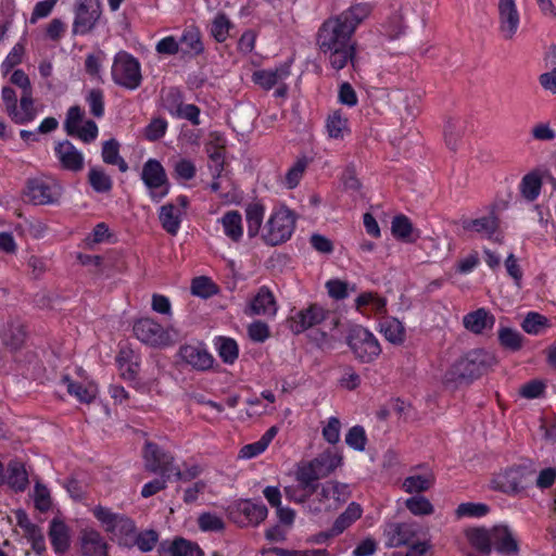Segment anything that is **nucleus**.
Wrapping results in <instances>:
<instances>
[{
    "mask_svg": "<svg viewBox=\"0 0 556 556\" xmlns=\"http://www.w3.org/2000/svg\"><path fill=\"white\" fill-rule=\"evenodd\" d=\"M353 27L339 16L324 22L317 34V45L327 56L331 67L340 71L351 62L355 66V47Z\"/></svg>",
    "mask_w": 556,
    "mask_h": 556,
    "instance_id": "obj_1",
    "label": "nucleus"
},
{
    "mask_svg": "<svg viewBox=\"0 0 556 556\" xmlns=\"http://www.w3.org/2000/svg\"><path fill=\"white\" fill-rule=\"evenodd\" d=\"M496 364V357L485 350L476 349L457 359L444 374L445 387L455 389L471 383Z\"/></svg>",
    "mask_w": 556,
    "mask_h": 556,
    "instance_id": "obj_2",
    "label": "nucleus"
},
{
    "mask_svg": "<svg viewBox=\"0 0 556 556\" xmlns=\"http://www.w3.org/2000/svg\"><path fill=\"white\" fill-rule=\"evenodd\" d=\"M314 494L315 498L308 502L305 508L309 514L318 515L324 510L338 509L350 498L351 491L348 484L331 480L321 483Z\"/></svg>",
    "mask_w": 556,
    "mask_h": 556,
    "instance_id": "obj_3",
    "label": "nucleus"
},
{
    "mask_svg": "<svg viewBox=\"0 0 556 556\" xmlns=\"http://www.w3.org/2000/svg\"><path fill=\"white\" fill-rule=\"evenodd\" d=\"M345 342L362 363H370L381 353V348L376 337L359 325L352 326L345 337Z\"/></svg>",
    "mask_w": 556,
    "mask_h": 556,
    "instance_id": "obj_4",
    "label": "nucleus"
},
{
    "mask_svg": "<svg viewBox=\"0 0 556 556\" xmlns=\"http://www.w3.org/2000/svg\"><path fill=\"white\" fill-rule=\"evenodd\" d=\"M93 514L104 525L105 530L118 539L119 544L132 546L137 528L130 518L125 515L115 514L102 506L96 507Z\"/></svg>",
    "mask_w": 556,
    "mask_h": 556,
    "instance_id": "obj_5",
    "label": "nucleus"
},
{
    "mask_svg": "<svg viewBox=\"0 0 556 556\" xmlns=\"http://www.w3.org/2000/svg\"><path fill=\"white\" fill-rule=\"evenodd\" d=\"M112 78L127 89L138 88L142 79L139 62L125 51L118 52L113 61Z\"/></svg>",
    "mask_w": 556,
    "mask_h": 556,
    "instance_id": "obj_6",
    "label": "nucleus"
},
{
    "mask_svg": "<svg viewBox=\"0 0 556 556\" xmlns=\"http://www.w3.org/2000/svg\"><path fill=\"white\" fill-rule=\"evenodd\" d=\"M295 214L288 207L282 206L276 211L267 222V235L264 239L267 243H283L288 241L295 228Z\"/></svg>",
    "mask_w": 556,
    "mask_h": 556,
    "instance_id": "obj_7",
    "label": "nucleus"
},
{
    "mask_svg": "<svg viewBox=\"0 0 556 556\" xmlns=\"http://www.w3.org/2000/svg\"><path fill=\"white\" fill-rule=\"evenodd\" d=\"M533 471L519 465L506 469L493 479L494 488L505 493H518L532 483Z\"/></svg>",
    "mask_w": 556,
    "mask_h": 556,
    "instance_id": "obj_8",
    "label": "nucleus"
},
{
    "mask_svg": "<svg viewBox=\"0 0 556 556\" xmlns=\"http://www.w3.org/2000/svg\"><path fill=\"white\" fill-rule=\"evenodd\" d=\"M101 13L100 0H77L73 34L85 35L90 33L94 28Z\"/></svg>",
    "mask_w": 556,
    "mask_h": 556,
    "instance_id": "obj_9",
    "label": "nucleus"
},
{
    "mask_svg": "<svg viewBox=\"0 0 556 556\" xmlns=\"http://www.w3.org/2000/svg\"><path fill=\"white\" fill-rule=\"evenodd\" d=\"M61 194V186L52 180L35 178L27 182L26 195L35 205L53 204Z\"/></svg>",
    "mask_w": 556,
    "mask_h": 556,
    "instance_id": "obj_10",
    "label": "nucleus"
},
{
    "mask_svg": "<svg viewBox=\"0 0 556 556\" xmlns=\"http://www.w3.org/2000/svg\"><path fill=\"white\" fill-rule=\"evenodd\" d=\"M134 333L138 340L151 346H164L172 342L168 331L151 318L137 320Z\"/></svg>",
    "mask_w": 556,
    "mask_h": 556,
    "instance_id": "obj_11",
    "label": "nucleus"
},
{
    "mask_svg": "<svg viewBox=\"0 0 556 556\" xmlns=\"http://www.w3.org/2000/svg\"><path fill=\"white\" fill-rule=\"evenodd\" d=\"M141 178L146 186L151 190L152 198L159 201L167 194L168 181L166 173L159 161L153 159L147 161L142 168Z\"/></svg>",
    "mask_w": 556,
    "mask_h": 556,
    "instance_id": "obj_12",
    "label": "nucleus"
},
{
    "mask_svg": "<svg viewBox=\"0 0 556 556\" xmlns=\"http://www.w3.org/2000/svg\"><path fill=\"white\" fill-rule=\"evenodd\" d=\"M146 469L150 472H160L163 477H170L175 466L174 457L161 450L155 443L147 442L143 453Z\"/></svg>",
    "mask_w": 556,
    "mask_h": 556,
    "instance_id": "obj_13",
    "label": "nucleus"
},
{
    "mask_svg": "<svg viewBox=\"0 0 556 556\" xmlns=\"http://www.w3.org/2000/svg\"><path fill=\"white\" fill-rule=\"evenodd\" d=\"M463 229L466 231H476L482 235V238L489 241L500 242L504 240V233L500 226V219L490 213L486 216L475 219H464L462 222Z\"/></svg>",
    "mask_w": 556,
    "mask_h": 556,
    "instance_id": "obj_14",
    "label": "nucleus"
},
{
    "mask_svg": "<svg viewBox=\"0 0 556 556\" xmlns=\"http://www.w3.org/2000/svg\"><path fill=\"white\" fill-rule=\"evenodd\" d=\"M500 33L506 40H511L520 25V14L515 0L498 1Z\"/></svg>",
    "mask_w": 556,
    "mask_h": 556,
    "instance_id": "obj_15",
    "label": "nucleus"
},
{
    "mask_svg": "<svg viewBox=\"0 0 556 556\" xmlns=\"http://www.w3.org/2000/svg\"><path fill=\"white\" fill-rule=\"evenodd\" d=\"M326 311L318 304H311L308 307L295 313L290 319V328L294 333H301L308 328L320 324L326 318Z\"/></svg>",
    "mask_w": 556,
    "mask_h": 556,
    "instance_id": "obj_16",
    "label": "nucleus"
},
{
    "mask_svg": "<svg viewBox=\"0 0 556 556\" xmlns=\"http://www.w3.org/2000/svg\"><path fill=\"white\" fill-rule=\"evenodd\" d=\"M388 547H399L408 544L416 535V529L408 522H390L383 530Z\"/></svg>",
    "mask_w": 556,
    "mask_h": 556,
    "instance_id": "obj_17",
    "label": "nucleus"
},
{
    "mask_svg": "<svg viewBox=\"0 0 556 556\" xmlns=\"http://www.w3.org/2000/svg\"><path fill=\"white\" fill-rule=\"evenodd\" d=\"M179 353L181 358L197 370H207L214 363L213 356L200 345H184Z\"/></svg>",
    "mask_w": 556,
    "mask_h": 556,
    "instance_id": "obj_18",
    "label": "nucleus"
},
{
    "mask_svg": "<svg viewBox=\"0 0 556 556\" xmlns=\"http://www.w3.org/2000/svg\"><path fill=\"white\" fill-rule=\"evenodd\" d=\"M56 156L64 169L79 172L84 167V156L70 141L60 142L55 147Z\"/></svg>",
    "mask_w": 556,
    "mask_h": 556,
    "instance_id": "obj_19",
    "label": "nucleus"
},
{
    "mask_svg": "<svg viewBox=\"0 0 556 556\" xmlns=\"http://www.w3.org/2000/svg\"><path fill=\"white\" fill-rule=\"evenodd\" d=\"M492 547L498 553L510 555L518 553V543L511 530L506 526H495L491 529Z\"/></svg>",
    "mask_w": 556,
    "mask_h": 556,
    "instance_id": "obj_20",
    "label": "nucleus"
},
{
    "mask_svg": "<svg viewBox=\"0 0 556 556\" xmlns=\"http://www.w3.org/2000/svg\"><path fill=\"white\" fill-rule=\"evenodd\" d=\"M391 233L397 241L415 242L421 239L420 230L416 229L410 219L404 215H395L391 220Z\"/></svg>",
    "mask_w": 556,
    "mask_h": 556,
    "instance_id": "obj_21",
    "label": "nucleus"
},
{
    "mask_svg": "<svg viewBox=\"0 0 556 556\" xmlns=\"http://www.w3.org/2000/svg\"><path fill=\"white\" fill-rule=\"evenodd\" d=\"M277 312V304L274 294L267 287L260 288L247 311L249 315L274 316Z\"/></svg>",
    "mask_w": 556,
    "mask_h": 556,
    "instance_id": "obj_22",
    "label": "nucleus"
},
{
    "mask_svg": "<svg viewBox=\"0 0 556 556\" xmlns=\"http://www.w3.org/2000/svg\"><path fill=\"white\" fill-rule=\"evenodd\" d=\"M25 326L20 320L9 321L1 332L2 343L11 351L20 350L26 341Z\"/></svg>",
    "mask_w": 556,
    "mask_h": 556,
    "instance_id": "obj_23",
    "label": "nucleus"
},
{
    "mask_svg": "<svg viewBox=\"0 0 556 556\" xmlns=\"http://www.w3.org/2000/svg\"><path fill=\"white\" fill-rule=\"evenodd\" d=\"M495 318L485 308H478L463 318L464 327L472 333H482L494 326Z\"/></svg>",
    "mask_w": 556,
    "mask_h": 556,
    "instance_id": "obj_24",
    "label": "nucleus"
},
{
    "mask_svg": "<svg viewBox=\"0 0 556 556\" xmlns=\"http://www.w3.org/2000/svg\"><path fill=\"white\" fill-rule=\"evenodd\" d=\"M362 514L363 508L358 503H350L346 509L336 518L327 535H340L356 520H358L362 517Z\"/></svg>",
    "mask_w": 556,
    "mask_h": 556,
    "instance_id": "obj_25",
    "label": "nucleus"
},
{
    "mask_svg": "<svg viewBox=\"0 0 556 556\" xmlns=\"http://www.w3.org/2000/svg\"><path fill=\"white\" fill-rule=\"evenodd\" d=\"M83 556H108V544L97 531H86L81 539Z\"/></svg>",
    "mask_w": 556,
    "mask_h": 556,
    "instance_id": "obj_26",
    "label": "nucleus"
},
{
    "mask_svg": "<svg viewBox=\"0 0 556 556\" xmlns=\"http://www.w3.org/2000/svg\"><path fill=\"white\" fill-rule=\"evenodd\" d=\"M37 110L34 105L33 92H22L20 109L10 114L11 119L16 124H26L35 119Z\"/></svg>",
    "mask_w": 556,
    "mask_h": 556,
    "instance_id": "obj_27",
    "label": "nucleus"
},
{
    "mask_svg": "<svg viewBox=\"0 0 556 556\" xmlns=\"http://www.w3.org/2000/svg\"><path fill=\"white\" fill-rule=\"evenodd\" d=\"M7 472V482L14 491L23 492L27 488L29 483L28 473L22 462L11 460Z\"/></svg>",
    "mask_w": 556,
    "mask_h": 556,
    "instance_id": "obj_28",
    "label": "nucleus"
},
{
    "mask_svg": "<svg viewBox=\"0 0 556 556\" xmlns=\"http://www.w3.org/2000/svg\"><path fill=\"white\" fill-rule=\"evenodd\" d=\"M290 74L289 65H282L276 70L257 71L253 74V80L264 89H270Z\"/></svg>",
    "mask_w": 556,
    "mask_h": 556,
    "instance_id": "obj_29",
    "label": "nucleus"
},
{
    "mask_svg": "<svg viewBox=\"0 0 556 556\" xmlns=\"http://www.w3.org/2000/svg\"><path fill=\"white\" fill-rule=\"evenodd\" d=\"M265 214V206L260 201H253L245 206V219L248 224V235L254 238L261 229Z\"/></svg>",
    "mask_w": 556,
    "mask_h": 556,
    "instance_id": "obj_30",
    "label": "nucleus"
},
{
    "mask_svg": "<svg viewBox=\"0 0 556 556\" xmlns=\"http://www.w3.org/2000/svg\"><path fill=\"white\" fill-rule=\"evenodd\" d=\"M116 362L121 370V375L126 380H135L139 371L138 357L131 350L123 349L119 351Z\"/></svg>",
    "mask_w": 556,
    "mask_h": 556,
    "instance_id": "obj_31",
    "label": "nucleus"
},
{
    "mask_svg": "<svg viewBox=\"0 0 556 556\" xmlns=\"http://www.w3.org/2000/svg\"><path fill=\"white\" fill-rule=\"evenodd\" d=\"M313 463L319 471V476L326 478L342 464V456L331 450H326L314 458Z\"/></svg>",
    "mask_w": 556,
    "mask_h": 556,
    "instance_id": "obj_32",
    "label": "nucleus"
},
{
    "mask_svg": "<svg viewBox=\"0 0 556 556\" xmlns=\"http://www.w3.org/2000/svg\"><path fill=\"white\" fill-rule=\"evenodd\" d=\"M49 538L54 549L59 553L65 552L70 546V535L67 526L56 519L50 525Z\"/></svg>",
    "mask_w": 556,
    "mask_h": 556,
    "instance_id": "obj_33",
    "label": "nucleus"
},
{
    "mask_svg": "<svg viewBox=\"0 0 556 556\" xmlns=\"http://www.w3.org/2000/svg\"><path fill=\"white\" fill-rule=\"evenodd\" d=\"M179 48L182 53L198 55L203 52L200 31L197 28L186 29L179 40Z\"/></svg>",
    "mask_w": 556,
    "mask_h": 556,
    "instance_id": "obj_34",
    "label": "nucleus"
},
{
    "mask_svg": "<svg viewBox=\"0 0 556 556\" xmlns=\"http://www.w3.org/2000/svg\"><path fill=\"white\" fill-rule=\"evenodd\" d=\"M326 128L328 136L332 139H343L350 131L349 121L340 111H334L328 116Z\"/></svg>",
    "mask_w": 556,
    "mask_h": 556,
    "instance_id": "obj_35",
    "label": "nucleus"
},
{
    "mask_svg": "<svg viewBox=\"0 0 556 556\" xmlns=\"http://www.w3.org/2000/svg\"><path fill=\"white\" fill-rule=\"evenodd\" d=\"M371 12V5L367 2L352 5L349 10L342 12L338 16L353 27L355 31L357 25L362 23Z\"/></svg>",
    "mask_w": 556,
    "mask_h": 556,
    "instance_id": "obj_36",
    "label": "nucleus"
},
{
    "mask_svg": "<svg viewBox=\"0 0 556 556\" xmlns=\"http://www.w3.org/2000/svg\"><path fill=\"white\" fill-rule=\"evenodd\" d=\"M225 233L232 241H238L242 236V217L238 211H229L222 217Z\"/></svg>",
    "mask_w": 556,
    "mask_h": 556,
    "instance_id": "obj_37",
    "label": "nucleus"
},
{
    "mask_svg": "<svg viewBox=\"0 0 556 556\" xmlns=\"http://www.w3.org/2000/svg\"><path fill=\"white\" fill-rule=\"evenodd\" d=\"M62 381L66 386L67 392L81 403H90L97 395V388L93 384L83 386L74 382L67 376Z\"/></svg>",
    "mask_w": 556,
    "mask_h": 556,
    "instance_id": "obj_38",
    "label": "nucleus"
},
{
    "mask_svg": "<svg viewBox=\"0 0 556 556\" xmlns=\"http://www.w3.org/2000/svg\"><path fill=\"white\" fill-rule=\"evenodd\" d=\"M102 159L106 164L117 165L122 173L128 169L127 163L119 156V143L115 139H110L103 143Z\"/></svg>",
    "mask_w": 556,
    "mask_h": 556,
    "instance_id": "obj_39",
    "label": "nucleus"
},
{
    "mask_svg": "<svg viewBox=\"0 0 556 556\" xmlns=\"http://www.w3.org/2000/svg\"><path fill=\"white\" fill-rule=\"evenodd\" d=\"M321 478L323 477L319 476V471L317 470L313 460L299 468L296 472L298 482H300L301 485H304V488H306L307 491H309L311 489H315V491H317L319 485L321 484L318 483L317 481Z\"/></svg>",
    "mask_w": 556,
    "mask_h": 556,
    "instance_id": "obj_40",
    "label": "nucleus"
},
{
    "mask_svg": "<svg viewBox=\"0 0 556 556\" xmlns=\"http://www.w3.org/2000/svg\"><path fill=\"white\" fill-rule=\"evenodd\" d=\"M381 332L384 338L394 344H400L404 341L405 329L400 320L396 318H387L381 324Z\"/></svg>",
    "mask_w": 556,
    "mask_h": 556,
    "instance_id": "obj_41",
    "label": "nucleus"
},
{
    "mask_svg": "<svg viewBox=\"0 0 556 556\" xmlns=\"http://www.w3.org/2000/svg\"><path fill=\"white\" fill-rule=\"evenodd\" d=\"M434 482L432 473L415 475L407 477L403 482V488L408 493H419L429 490Z\"/></svg>",
    "mask_w": 556,
    "mask_h": 556,
    "instance_id": "obj_42",
    "label": "nucleus"
},
{
    "mask_svg": "<svg viewBox=\"0 0 556 556\" xmlns=\"http://www.w3.org/2000/svg\"><path fill=\"white\" fill-rule=\"evenodd\" d=\"M541 187V177L535 173H529L521 180L520 191L525 199L528 201H534L540 194Z\"/></svg>",
    "mask_w": 556,
    "mask_h": 556,
    "instance_id": "obj_43",
    "label": "nucleus"
},
{
    "mask_svg": "<svg viewBox=\"0 0 556 556\" xmlns=\"http://www.w3.org/2000/svg\"><path fill=\"white\" fill-rule=\"evenodd\" d=\"M239 510L247 517L249 522L258 525L268 514V509L264 504H255L251 501H244L239 505Z\"/></svg>",
    "mask_w": 556,
    "mask_h": 556,
    "instance_id": "obj_44",
    "label": "nucleus"
},
{
    "mask_svg": "<svg viewBox=\"0 0 556 556\" xmlns=\"http://www.w3.org/2000/svg\"><path fill=\"white\" fill-rule=\"evenodd\" d=\"M468 539L471 545L483 554H489L492 549L491 530L472 529L468 531Z\"/></svg>",
    "mask_w": 556,
    "mask_h": 556,
    "instance_id": "obj_45",
    "label": "nucleus"
},
{
    "mask_svg": "<svg viewBox=\"0 0 556 556\" xmlns=\"http://www.w3.org/2000/svg\"><path fill=\"white\" fill-rule=\"evenodd\" d=\"M231 27L232 23L228 16L225 13L219 12L212 22L211 35L216 41L224 42L228 38Z\"/></svg>",
    "mask_w": 556,
    "mask_h": 556,
    "instance_id": "obj_46",
    "label": "nucleus"
},
{
    "mask_svg": "<svg viewBox=\"0 0 556 556\" xmlns=\"http://www.w3.org/2000/svg\"><path fill=\"white\" fill-rule=\"evenodd\" d=\"M308 164H309L308 159L306 156H302V157H299L295 161V163L289 168V170L287 172L286 177H285L286 186L289 189H294L299 185Z\"/></svg>",
    "mask_w": 556,
    "mask_h": 556,
    "instance_id": "obj_47",
    "label": "nucleus"
},
{
    "mask_svg": "<svg viewBox=\"0 0 556 556\" xmlns=\"http://www.w3.org/2000/svg\"><path fill=\"white\" fill-rule=\"evenodd\" d=\"M176 208L173 204H166L161 207L160 211V220L163 228L175 235L179 228L180 219L179 216L175 213Z\"/></svg>",
    "mask_w": 556,
    "mask_h": 556,
    "instance_id": "obj_48",
    "label": "nucleus"
},
{
    "mask_svg": "<svg viewBox=\"0 0 556 556\" xmlns=\"http://www.w3.org/2000/svg\"><path fill=\"white\" fill-rule=\"evenodd\" d=\"M88 181L97 192L104 193L112 189V180L101 168H91L88 174Z\"/></svg>",
    "mask_w": 556,
    "mask_h": 556,
    "instance_id": "obj_49",
    "label": "nucleus"
},
{
    "mask_svg": "<svg viewBox=\"0 0 556 556\" xmlns=\"http://www.w3.org/2000/svg\"><path fill=\"white\" fill-rule=\"evenodd\" d=\"M218 291L217 286L207 277L201 276L192 280L191 292L193 295L207 299Z\"/></svg>",
    "mask_w": 556,
    "mask_h": 556,
    "instance_id": "obj_50",
    "label": "nucleus"
},
{
    "mask_svg": "<svg viewBox=\"0 0 556 556\" xmlns=\"http://www.w3.org/2000/svg\"><path fill=\"white\" fill-rule=\"evenodd\" d=\"M498 340L503 348L511 351H518L522 346V336L508 327L498 330Z\"/></svg>",
    "mask_w": 556,
    "mask_h": 556,
    "instance_id": "obj_51",
    "label": "nucleus"
},
{
    "mask_svg": "<svg viewBox=\"0 0 556 556\" xmlns=\"http://www.w3.org/2000/svg\"><path fill=\"white\" fill-rule=\"evenodd\" d=\"M159 541V534L154 530H144L136 533L132 545H136L141 552L152 551Z\"/></svg>",
    "mask_w": 556,
    "mask_h": 556,
    "instance_id": "obj_52",
    "label": "nucleus"
},
{
    "mask_svg": "<svg viewBox=\"0 0 556 556\" xmlns=\"http://www.w3.org/2000/svg\"><path fill=\"white\" fill-rule=\"evenodd\" d=\"M345 443L356 451H364L367 443L365 429L362 426L352 427L345 435Z\"/></svg>",
    "mask_w": 556,
    "mask_h": 556,
    "instance_id": "obj_53",
    "label": "nucleus"
},
{
    "mask_svg": "<svg viewBox=\"0 0 556 556\" xmlns=\"http://www.w3.org/2000/svg\"><path fill=\"white\" fill-rule=\"evenodd\" d=\"M238 345L233 339H219L218 354L225 363L232 364L238 358Z\"/></svg>",
    "mask_w": 556,
    "mask_h": 556,
    "instance_id": "obj_54",
    "label": "nucleus"
},
{
    "mask_svg": "<svg viewBox=\"0 0 556 556\" xmlns=\"http://www.w3.org/2000/svg\"><path fill=\"white\" fill-rule=\"evenodd\" d=\"M198 525L202 531L218 532L225 528L224 520L216 514L211 513L201 514L198 518Z\"/></svg>",
    "mask_w": 556,
    "mask_h": 556,
    "instance_id": "obj_55",
    "label": "nucleus"
},
{
    "mask_svg": "<svg viewBox=\"0 0 556 556\" xmlns=\"http://www.w3.org/2000/svg\"><path fill=\"white\" fill-rule=\"evenodd\" d=\"M166 129L167 122L164 118L156 117L144 128L143 136L149 141H156L165 135Z\"/></svg>",
    "mask_w": 556,
    "mask_h": 556,
    "instance_id": "obj_56",
    "label": "nucleus"
},
{
    "mask_svg": "<svg viewBox=\"0 0 556 556\" xmlns=\"http://www.w3.org/2000/svg\"><path fill=\"white\" fill-rule=\"evenodd\" d=\"M115 235L105 223H99L92 232L85 239V243H101L104 241H116Z\"/></svg>",
    "mask_w": 556,
    "mask_h": 556,
    "instance_id": "obj_57",
    "label": "nucleus"
},
{
    "mask_svg": "<svg viewBox=\"0 0 556 556\" xmlns=\"http://www.w3.org/2000/svg\"><path fill=\"white\" fill-rule=\"evenodd\" d=\"M489 513V506L482 503H463L457 509L458 517H482Z\"/></svg>",
    "mask_w": 556,
    "mask_h": 556,
    "instance_id": "obj_58",
    "label": "nucleus"
},
{
    "mask_svg": "<svg viewBox=\"0 0 556 556\" xmlns=\"http://www.w3.org/2000/svg\"><path fill=\"white\" fill-rule=\"evenodd\" d=\"M90 113L94 117H102L104 114V96L100 89H91L86 98Z\"/></svg>",
    "mask_w": 556,
    "mask_h": 556,
    "instance_id": "obj_59",
    "label": "nucleus"
},
{
    "mask_svg": "<svg viewBox=\"0 0 556 556\" xmlns=\"http://www.w3.org/2000/svg\"><path fill=\"white\" fill-rule=\"evenodd\" d=\"M546 389V384L544 381L539 379H533L525 384H522L519 389V394L525 399H538L543 395Z\"/></svg>",
    "mask_w": 556,
    "mask_h": 556,
    "instance_id": "obj_60",
    "label": "nucleus"
},
{
    "mask_svg": "<svg viewBox=\"0 0 556 556\" xmlns=\"http://www.w3.org/2000/svg\"><path fill=\"white\" fill-rule=\"evenodd\" d=\"M406 507L414 515H430L433 511L432 504L424 496H413L406 501Z\"/></svg>",
    "mask_w": 556,
    "mask_h": 556,
    "instance_id": "obj_61",
    "label": "nucleus"
},
{
    "mask_svg": "<svg viewBox=\"0 0 556 556\" xmlns=\"http://www.w3.org/2000/svg\"><path fill=\"white\" fill-rule=\"evenodd\" d=\"M314 493L315 489L307 491V489L304 488V485H301L300 482L295 486L285 488V494L287 498L299 504L306 503Z\"/></svg>",
    "mask_w": 556,
    "mask_h": 556,
    "instance_id": "obj_62",
    "label": "nucleus"
},
{
    "mask_svg": "<svg viewBox=\"0 0 556 556\" xmlns=\"http://www.w3.org/2000/svg\"><path fill=\"white\" fill-rule=\"evenodd\" d=\"M546 324V318L538 313H529L522 321V329L531 334H538Z\"/></svg>",
    "mask_w": 556,
    "mask_h": 556,
    "instance_id": "obj_63",
    "label": "nucleus"
},
{
    "mask_svg": "<svg viewBox=\"0 0 556 556\" xmlns=\"http://www.w3.org/2000/svg\"><path fill=\"white\" fill-rule=\"evenodd\" d=\"M172 556H193L195 553H200L199 547L192 546L189 542L184 539H178L173 542L170 547Z\"/></svg>",
    "mask_w": 556,
    "mask_h": 556,
    "instance_id": "obj_64",
    "label": "nucleus"
}]
</instances>
